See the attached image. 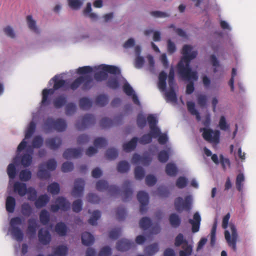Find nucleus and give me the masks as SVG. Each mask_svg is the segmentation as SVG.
<instances>
[{"label": "nucleus", "instance_id": "27", "mask_svg": "<svg viewBox=\"0 0 256 256\" xmlns=\"http://www.w3.org/2000/svg\"><path fill=\"white\" fill-rule=\"evenodd\" d=\"M43 142L44 140L41 136H36L34 137L32 141V146H28V150L30 152L31 154H32L33 152L32 148H40L42 145Z\"/></svg>", "mask_w": 256, "mask_h": 256}, {"label": "nucleus", "instance_id": "32", "mask_svg": "<svg viewBox=\"0 0 256 256\" xmlns=\"http://www.w3.org/2000/svg\"><path fill=\"white\" fill-rule=\"evenodd\" d=\"M92 100L86 97L82 98L79 100L80 107L82 110H89L92 106Z\"/></svg>", "mask_w": 256, "mask_h": 256}, {"label": "nucleus", "instance_id": "55", "mask_svg": "<svg viewBox=\"0 0 256 256\" xmlns=\"http://www.w3.org/2000/svg\"><path fill=\"white\" fill-rule=\"evenodd\" d=\"M107 86L112 90H116L119 87V82L117 78L110 77L107 82Z\"/></svg>", "mask_w": 256, "mask_h": 256}, {"label": "nucleus", "instance_id": "62", "mask_svg": "<svg viewBox=\"0 0 256 256\" xmlns=\"http://www.w3.org/2000/svg\"><path fill=\"white\" fill-rule=\"evenodd\" d=\"M8 174L10 179H14L16 176V168L14 164H10L7 168Z\"/></svg>", "mask_w": 256, "mask_h": 256}, {"label": "nucleus", "instance_id": "25", "mask_svg": "<svg viewBox=\"0 0 256 256\" xmlns=\"http://www.w3.org/2000/svg\"><path fill=\"white\" fill-rule=\"evenodd\" d=\"M82 244L86 246L92 245L94 241V236L88 232H84L82 234Z\"/></svg>", "mask_w": 256, "mask_h": 256}, {"label": "nucleus", "instance_id": "9", "mask_svg": "<svg viewBox=\"0 0 256 256\" xmlns=\"http://www.w3.org/2000/svg\"><path fill=\"white\" fill-rule=\"evenodd\" d=\"M96 188L98 190L103 192L108 190L111 195L119 194L120 190L116 186H108V182L104 180H100L96 184Z\"/></svg>", "mask_w": 256, "mask_h": 256}, {"label": "nucleus", "instance_id": "53", "mask_svg": "<svg viewBox=\"0 0 256 256\" xmlns=\"http://www.w3.org/2000/svg\"><path fill=\"white\" fill-rule=\"evenodd\" d=\"M118 156V150L114 148H108L106 152V156L108 160H114L117 158Z\"/></svg>", "mask_w": 256, "mask_h": 256}, {"label": "nucleus", "instance_id": "58", "mask_svg": "<svg viewBox=\"0 0 256 256\" xmlns=\"http://www.w3.org/2000/svg\"><path fill=\"white\" fill-rule=\"evenodd\" d=\"M116 218L118 220H123L125 218L126 214V209L122 206L118 208L116 211Z\"/></svg>", "mask_w": 256, "mask_h": 256}, {"label": "nucleus", "instance_id": "49", "mask_svg": "<svg viewBox=\"0 0 256 256\" xmlns=\"http://www.w3.org/2000/svg\"><path fill=\"white\" fill-rule=\"evenodd\" d=\"M130 169L129 164L126 161H121L118 162L117 166V170L120 173H125Z\"/></svg>", "mask_w": 256, "mask_h": 256}, {"label": "nucleus", "instance_id": "29", "mask_svg": "<svg viewBox=\"0 0 256 256\" xmlns=\"http://www.w3.org/2000/svg\"><path fill=\"white\" fill-rule=\"evenodd\" d=\"M16 204V200L14 197L12 196H8L6 202V211L10 213H12L14 212Z\"/></svg>", "mask_w": 256, "mask_h": 256}, {"label": "nucleus", "instance_id": "35", "mask_svg": "<svg viewBox=\"0 0 256 256\" xmlns=\"http://www.w3.org/2000/svg\"><path fill=\"white\" fill-rule=\"evenodd\" d=\"M166 172L170 176H176L178 173V168L176 165L174 163H168L166 166Z\"/></svg>", "mask_w": 256, "mask_h": 256}, {"label": "nucleus", "instance_id": "17", "mask_svg": "<svg viewBox=\"0 0 256 256\" xmlns=\"http://www.w3.org/2000/svg\"><path fill=\"white\" fill-rule=\"evenodd\" d=\"M62 140L60 137L55 136L48 138L46 140V146L50 150H57L62 144Z\"/></svg>", "mask_w": 256, "mask_h": 256}, {"label": "nucleus", "instance_id": "59", "mask_svg": "<svg viewBox=\"0 0 256 256\" xmlns=\"http://www.w3.org/2000/svg\"><path fill=\"white\" fill-rule=\"evenodd\" d=\"M158 160L162 162H166L169 158L168 152L165 150H161L159 152L158 156Z\"/></svg>", "mask_w": 256, "mask_h": 256}, {"label": "nucleus", "instance_id": "14", "mask_svg": "<svg viewBox=\"0 0 256 256\" xmlns=\"http://www.w3.org/2000/svg\"><path fill=\"white\" fill-rule=\"evenodd\" d=\"M38 238L39 242L43 245L48 244L52 239L49 231L42 228L38 230Z\"/></svg>", "mask_w": 256, "mask_h": 256}, {"label": "nucleus", "instance_id": "1", "mask_svg": "<svg viewBox=\"0 0 256 256\" xmlns=\"http://www.w3.org/2000/svg\"><path fill=\"white\" fill-rule=\"evenodd\" d=\"M192 47L189 45L184 46L182 53L183 57L177 64L178 72L182 78L188 80V84L186 87V94H190L194 90V81L198 79V73L196 71L192 70L190 66V60L194 59L198 55L196 51L191 52Z\"/></svg>", "mask_w": 256, "mask_h": 256}, {"label": "nucleus", "instance_id": "18", "mask_svg": "<svg viewBox=\"0 0 256 256\" xmlns=\"http://www.w3.org/2000/svg\"><path fill=\"white\" fill-rule=\"evenodd\" d=\"M201 222V217L198 212H196L192 219H190L188 222L192 224V232L195 233L199 231Z\"/></svg>", "mask_w": 256, "mask_h": 256}, {"label": "nucleus", "instance_id": "51", "mask_svg": "<svg viewBox=\"0 0 256 256\" xmlns=\"http://www.w3.org/2000/svg\"><path fill=\"white\" fill-rule=\"evenodd\" d=\"M69 6L74 10H78L83 4L82 0H68Z\"/></svg>", "mask_w": 256, "mask_h": 256}, {"label": "nucleus", "instance_id": "56", "mask_svg": "<svg viewBox=\"0 0 256 256\" xmlns=\"http://www.w3.org/2000/svg\"><path fill=\"white\" fill-rule=\"evenodd\" d=\"M19 176L20 178L22 181L26 182L30 179L32 177V173L29 170H22L20 171Z\"/></svg>", "mask_w": 256, "mask_h": 256}, {"label": "nucleus", "instance_id": "45", "mask_svg": "<svg viewBox=\"0 0 256 256\" xmlns=\"http://www.w3.org/2000/svg\"><path fill=\"white\" fill-rule=\"evenodd\" d=\"M32 157L31 154H25L21 158V164L25 168L29 166L32 162Z\"/></svg>", "mask_w": 256, "mask_h": 256}, {"label": "nucleus", "instance_id": "24", "mask_svg": "<svg viewBox=\"0 0 256 256\" xmlns=\"http://www.w3.org/2000/svg\"><path fill=\"white\" fill-rule=\"evenodd\" d=\"M168 76L166 72L162 71L158 75V87L162 91H165L166 88V80Z\"/></svg>", "mask_w": 256, "mask_h": 256}, {"label": "nucleus", "instance_id": "10", "mask_svg": "<svg viewBox=\"0 0 256 256\" xmlns=\"http://www.w3.org/2000/svg\"><path fill=\"white\" fill-rule=\"evenodd\" d=\"M36 128V124L34 122H31L26 130L25 134V138L19 144L17 148V152H20L24 150L26 146L27 142L26 141V139L30 138L35 132Z\"/></svg>", "mask_w": 256, "mask_h": 256}, {"label": "nucleus", "instance_id": "39", "mask_svg": "<svg viewBox=\"0 0 256 256\" xmlns=\"http://www.w3.org/2000/svg\"><path fill=\"white\" fill-rule=\"evenodd\" d=\"M66 102V98L63 96H60L54 100L53 104L56 108H59L64 106Z\"/></svg>", "mask_w": 256, "mask_h": 256}, {"label": "nucleus", "instance_id": "52", "mask_svg": "<svg viewBox=\"0 0 256 256\" xmlns=\"http://www.w3.org/2000/svg\"><path fill=\"white\" fill-rule=\"evenodd\" d=\"M22 214L26 216H29L32 212V210L28 203L24 202L21 206Z\"/></svg>", "mask_w": 256, "mask_h": 256}, {"label": "nucleus", "instance_id": "44", "mask_svg": "<svg viewBox=\"0 0 256 256\" xmlns=\"http://www.w3.org/2000/svg\"><path fill=\"white\" fill-rule=\"evenodd\" d=\"M11 234L14 238L18 241H22L24 238V234L19 228H11Z\"/></svg>", "mask_w": 256, "mask_h": 256}, {"label": "nucleus", "instance_id": "43", "mask_svg": "<svg viewBox=\"0 0 256 256\" xmlns=\"http://www.w3.org/2000/svg\"><path fill=\"white\" fill-rule=\"evenodd\" d=\"M48 192L52 195L58 194L60 191V185L56 182H54L48 186Z\"/></svg>", "mask_w": 256, "mask_h": 256}, {"label": "nucleus", "instance_id": "54", "mask_svg": "<svg viewBox=\"0 0 256 256\" xmlns=\"http://www.w3.org/2000/svg\"><path fill=\"white\" fill-rule=\"evenodd\" d=\"M244 180V177L242 174H239L236 178V185L238 191L241 192L242 190L243 182Z\"/></svg>", "mask_w": 256, "mask_h": 256}, {"label": "nucleus", "instance_id": "48", "mask_svg": "<svg viewBox=\"0 0 256 256\" xmlns=\"http://www.w3.org/2000/svg\"><path fill=\"white\" fill-rule=\"evenodd\" d=\"M54 82V88L55 90H58L63 88L66 84V80L62 79H60L57 76H55L52 79Z\"/></svg>", "mask_w": 256, "mask_h": 256}, {"label": "nucleus", "instance_id": "50", "mask_svg": "<svg viewBox=\"0 0 256 256\" xmlns=\"http://www.w3.org/2000/svg\"><path fill=\"white\" fill-rule=\"evenodd\" d=\"M101 213L100 211L96 210L94 211L90 218L88 220V223L92 226L97 224V220L100 218Z\"/></svg>", "mask_w": 256, "mask_h": 256}, {"label": "nucleus", "instance_id": "42", "mask_svg": "<svg viewBox=\"0 0 256 256\" xmlns=\"http://www.w3.org/2000/svg\"><path fill=\"white\" fill-rule=\"evenodd\" d=\"M132 162L134 164H138L140 162L141 163H146L148 165L150 162V160L146 157H142L139 154H134Z\"/></svg>", "mask_w": 256, "mask_h": 256}, {"label": "nucleus", "instance_id": "19", "mask_svg": "<svg viewBox=\"0 0 256 256\" xmlns=\"http://www.w3.org/2000/svg\"><path fill=\"white\" fill-rule=\"evenodd\" d=\"M82 150L80 148H68L64 152L63 157L66 159L78 158L81 156Z\"/></svg>", "mask_w": 256, "mask_h": 256}, {"label": "nucleus", "instance_id": "13", "mask_svg": "<svg viewBox=\"0 0 256 256\" xmlns=\"http://www.w3.org/2000/svg\"><path fill=\"white\" fill-rule=\"evenodd\" d=\"M84 185L85 182L83 179H76L74 181V186L72 191V195L74 197H80L82 195Z\"/></svg>", "mask_w": 256, "mask_h": 256}, {"label": "nucleus", "instance_id": "16", "mask_svg": "<svg viewBox=\"0 0 256 256\" xmlns=\"http://www.w3.org/2000/svg\"><path fill=\"white\" fill-rule=\"evenodd\" d=\"M147 120L149 124L152 133L154 136H158L160 134V130L156 126L158 120L152 114H150L147 117Z\"/></svg>", "mask_w": 256, "mask_h": 256}, {"label": "nucleus", "instance_id": "11", "mask_svg": "<svg viewBox=\"0 0 256 256\" xmlns=\"http://www.w3.org/2000/svg\"><path fill=\"white\" fill-rule=\"evenodd\" d=\"M94 116L91 114H86L82 116L80 121H78L76 126L78 130H83L95 123Z\"/></svg>", "mask_w": 256, "mask_h": 256}, {"label": "nucleus", "instance_id": "6", "mask_svg": "<svg viewBox=\"0 0 256 256\" xmlns=\"http://www.w3.org/2000/svg\"><path fill=\"white\" fill-rule=\"evenodd\" d=\"M192 198L190 196H187L184 200L182 198L178 197L174 200V205L176 210L180 212L184 210L190 211L191 209Z\"/></svg>", "mask_w": 256, "mask_h": 256}, {"label": "nucleus", "instance_id": "21", "mask_svg": "<svg viewBox=\"0 0 256 256\" xmlns=\"http://www.w3.org/2000/svg\"><path fill=\"white\" fill-rule=\"evenodd\" d=\"M28 188L24 183L16 182L14 184V192H17L20 196H24L26 194Z\"/></svg>", "mask_w": 256, "mask_h": 256}, {"label": "nucleus", "instance_id": "8", "mask_svg": "<svg viewBox=\"0 0 256 256\" xmlns=\"http://www.w3.org/2000/svg\"><path fill=\"white\" fill-rule=\"evenodd\" d=\"M56 204L50 206V210L54 212H57L59 210L67 211L70 208V204L63 196H58L56 199Z\"/></svg>", "mask_w": 256, "mask_h": 256}, {"label": "nucleus", "instance_id": "47", "mask_svg": "<svg viewBox=\"0 0 256 256\" xmlns=\"http://www.w3.org/2000/svg\"><path fill=\"white\" fill-rule=\"evenodd\" d=\"M158 244L156 243L147 246L144 250L146 254L152 256L158 251Z\"/></svg>", "mask_w": 256, "mask_h": 256}, {"label": "nucleus", "instance_id": "20", "mask_svg": "<svg viewBox=\"0 0 256 256\" xmlns=\"http://www.w3.org/2000/svg\"><path fill=\"white\" fill-rule=\"evenodd\" d=\"M56 90L52 88H44L42 92V100L41 102V104L42 106H48L50 104V100H48V96L52 95L54 91Z\"/></svg>", "mask_w": 256, "mask_h": 256}, {"label": "nucleus", "instance_id": "57", "mask_svg": "<svg viewBox=\"0 0 256 256\" xmlns=\"http://www.w3.org/2000/svg\"><path fill=\"white\" fill-rule=\"evenodd\" d=\"M145 174V172L144 168L140 166H137L134 169V176L136 180H142Z\"/></svg>", "mask_w": 256, "mask_h": 256}, {"label": "nucleus", "instance_id": "60", "mask_svg": "<svg viewBox=\"0 0 256 256\" xmlns=\"http://www.w3.org/2000/svg\"><path fill=\"white\" fill-rule=\"evenodd\" d=\"M94 144L96 148H102L107 144V141L104 138H97L94 140Z\"/></svg>", "mask_w": 256, "mask_h": 256}, {"label": "nucleus", "instance_id": "7", "mask_svg": "<svg viewBox=\"0 0 256 256\" xmlns=\"http://www.w3.org/2000/svg\"><path fill=\"white\" fill-rule=\"evenodd\" d=\"M232 236L228 230L224 232L225 238L230 247L234 252L236 251V242L238 238L236 230L234 224H230Z\"/></svg>", "mask_w": 256, "mask_h": 256}, {"label": "nucleus", "instance_id": "40", "mask_svg": "<svg viewBox=\"0 0 256 256\" xmlns=\"http://www.w3.org/2000/svg\"><path fill=\"white\" fill-rule=\"evenodd\" d=\"M170 224L174 228H178L181 222L180 218L176 214H172L169 217Z\"/></svg>", "mask_w": 256, "mask_h": 256}, {"label": "nucleus", "instance_id": "38", "mask_svg": "<svg viewBox=\"0 0 256 256\" xmlns=\"http://www.w3.org/2000/svg\"><path fill=\"white\" fill-rule=\"evenodd\" d=\"M68 252L66 246L61 245L56 246L54 251V255L56 256H66Z\"/></svg>", "mask_w": 256, "mask_h": 256}, {"label": "nucleus", "instance_id": "64", "mask_svg": "<svg viewBox=\"0 0 256 256\" xmlns=\"http://www.w3.org/2000/svg\"><path fill=\"white\" fill-rule=\"evenodd\" d=\"M136 122L138 126L142 128L146 126V120L142 114H139L137 116Z\"/></svg>", "mask_w": 256, "mask_h": 256}, {"label": "nucleus", "instance_id": "4", "mask_svg": "<svg viewBox=\"0 0 256 256\" xmlns=\"http://www.w3.org/2000/svg\"><path fill=\"white\" fill-rule=\"evenodd\" d=\"M44 124L48 130H54L58 132L64 131L67 127L66 120L62 118H58L55 120L52 118H48Z\"/></svg>", "mask_w": 256, "mask_h": 256}, {"label": "nucleus", "instance_id": "2", "mask_svg": "<svg viewBox=\"0 0 256 256\" xmlns=\"http://www.w3.org/2000/svg\"><path fill=\"white\" fill-rule=\"evenodd\" d=\"M93 79L90 75H84L77 78L72 83L69 88L73 90H76L80 86L82 90H88L92 86Z\"/></svg>", "mask_w": 256, "mask_h": 256}, {"label": "nucleus", "instance_id": "3", "mask_svg": "<svg viewBox=\"0 0 256 256\" xmlns=\"http://www.w3.org/2000/svg\"><path fill=\"white\" fill-rule=\"evenodd\" d=\"M100 68L102 70L94 74V78L97 82H102L108 78V73L119 75L120 74V70L116 66L102 64Z\"/></svg>", "mask_w": 256, "mask_h": 256}, {"label": "nucleus", "instance_id": "61", "mask_svg": "<svg viewBox=\"0 0 256 256\" xmlns=\"http://www.w3.org/2000/svg\"><path fill=\"white\" fill-rule=\"evenodd\" d=\"M28 198L30 201H34L37 196V192L34 188L29 187L28 188Z\"/></svg>", "mask_w": 256, "mask_h": 256}, {"label": "nucleus", "instance_id": "5", "mask_svg": "<svg viewBox=\"0 0 256 256\" xmlns=\"http://www.w3.org/2000/svg\"><path fill=\"white\" fill-rule=\"evenodd\" d=\"M200 132H202V136L205 140L215 144L219 143L220 138L219 130H214L210 128H202L200 129Z\"/></svg>", "mask_w": 256, "mask_h": 256}, {"label": "nucleus", "instance_id": "22", "mask_svg": "<svg viewBox=\"0 0 256 256\" xmlns=\"http://www.w3.org/2000/svg\"><path fill=\"white\" fill-rule=\"evenodd\" d=\"M130 182L128 180L124 181V182L123 187L124 190L123 192V200L124 202L128 200L132 197V190L130 188Z\"/></svg>", "mask_w": 256, "mask_h": 256}, {"label": "nucleus", "instance_id": "41", "mask_svg": "<svg viewBox=\"0 0 256 256\" xmlns=\"http://www.w3.org/2000/svg\"><path fill=\"white\" fill-rule=\"evenodd\" d=\"M40 220L43 225H46L49 222L50 216L46 210H41L40 214Z\"/></svg>", "mask_w": 256, "mask_h": 256}, {"label": "nucleus", "instance_id": "34", "mask_svg": "<svg viewBox=\"0 0 256 256\" xmlns=\"http://www.w3.org/2000/svg\"><path fill=\"white\" fill-rule=\"evenodd\" d=\"M55 230L60 236H65L68 232V228L64 222H58L55 226Z\"/></svg>", "mask_w": 256, "mask_h": 256}, {"label": "nucleus", "instance_id": "30", "mask_svg": "<svg viewBox=\"0 0 256 256\" xmlns=\"http://www.w3.org/2000/svg\"><path fill=\"white\" fill-rule=\"evenodd\" d=\"M28 234L34 236L36 234L38 227L36 220L30 218L28 220Z\"/></svg>", "mask_w": 256, "mask_h": 256}, {"label": "nucleus", "instance_id": "31", "mask_svg": "<svg viewBox=\"0 0 256 256\" xmlns=\"http://www.w3.org/2000/svg\"><path fill=\"white\" fill-rule=\"evenodd\" d=\"M38 170L37 173L38 178L40 180H48L50 176V174L48 172L44 170V164H42L38 166Z\"/></svg>", "mask_w": 256, "mask_h": 256}, {"label": "nucleus", "instance_id": "23", "mask_svg": "<svg viewBox=\"0 0 256 256\" xmlns=\"http://www.w3.org/2000/svg\"><path fill=\"white\" fill-rule=\"evenodd\" d=\"M50 197L46 194L40 195L38 198L34 200V205L38 208L45 206L50 201Z\"/></svg>", "mask_w": 256, "mask_h": 256}, {"label": "nucleus", "instance_id": "37", "mask_svg": "<svg viewBox=\"0 0 256 256\" xmlns=\"http://www.w3.org/2000/svg\"><path fill=\"white\" fill-rule=\"evenodd\" d=\"M108 102V96L102 94L98 96L95 100L96 105L102 107L105 106Z\"/></svg>", "mask_w": 256, "mask_h": 256}, {"label": "nucleus", "instance_id": "63", "mask_svg": "<svg viewBox=\"0 0 256 256\" xmlns=\"http://www.w3.org/2000/svg\"><path fill=\"white\" fill-rule=\"evenodd\" d=\"M76 111V106L72 102H70L66 105V114L67 116L73 114Z\"/></svg>", "mask_w": 256, "mask_h": 256}, {"label": "nucleus", "instance_id": "15", "mask_svg": "<svg viewBox=\"0 0 256 256\" xmlns=\"http://www.w3.org/2000/svg\"><path fill=\"white\" fill-rule=\"evenodd\" d=\"M135 246L134 242L126 239H122L118 242L116 246V249L121 252H124L132 248Z\"/></svg>", "mask_w": 256, "mask_h": 256}, {"label": "nucleus", "instance_id": "36", "mask_svg": "<svg viewBox=\"0 0 256 256\" xmlns=\"http://www.w3.org/2000/svg\"><path fill=\"white\" fill-rule=\"evenodd\" d=\"M158 136H154V134L152 133V131L148 134H144L138 140L140 144H150L152 141V138H156Z\"/></svg>", "mask_w": 256, "mask_h": 256}, {"label": "nucleus", "instance_id": "33", "mask_svg": "<svg viewBox=\"0 0 256 256\" xmlns=\"http://www.w3.org/2000/svg\"><path fill=\"white\" fill-rule=\"evenodd\" d=\"M26 22L28 28L36 34H39L40 30L36 25V22L33 20L31 15H28L26 16Z\"/></svg>", "mask_w": 256, "mask_h": 256}, {"label": "nucleus", "instance_id": "12", "mask_svg": "<svg viewBox=\"0 0 256 256\" xmlns=\"http://www.w3.org/2000/svg\"><path fill=\"white\" fill-rule=\"evenodd\" d=\"M137 198L140 204V211L142 214H143L147 210L146 206L149 201L148 195L145 192L140 191L138 193Z\"/></svg>", "mask_w": 256, "mask_h": 256}, {"label": "nucleus", "instance_id": "28", "mask_svg": "<svg viewBox=\"0 0 256 256\" xmlns=\"http://www.w3.org/2000/svg\"><path fill=\"white\" fill-rule=\"evenodd\" d=\"M176 85L169 86L170 90L166 93V98L167 102H176L177 101L176 94L174 91Z\"/></svg>", "mask_w": 256, "mask_h": 256}, {"label": "nucleus", "instance_id": "46", "mask_svg": "<svg viewBox=\"0 0 256 256\" xmlns=\"http://www.w3.org/2000/svg\"><path fill=\"white\" fill-rule=\"evenodd\" d=\"M152 221L148 217H144L140 220V226L144 230H146L152 226Z\"/></svg>", "mask_w": 256, "mask_h": 256}, {"label": "nucleus", "instance_id": "26", "mask_svg": "<svg viewBox=\"0 0 256 256\" xmlns=\"http://www.w3.org/2000/svg\"><path fill=\"white\" fill-rule=\"evenodd\" d=\"M138 141V138L134 137L130 141L123 144L122 148L126 152H130L134 150L136 146Z\"/></svg>", "mask_w": 256, "mask_h": 256}]
</instances>
